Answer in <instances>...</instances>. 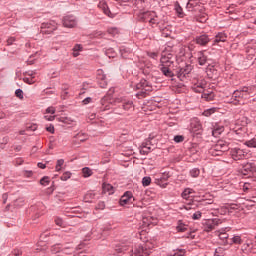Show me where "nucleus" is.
<instances>
[{"label": "nucleus", "mask_w": 256, "mask_h": 256, "mask_svg": "<svg viewBox=\"0 0 256 256\" xmlns=\"http://www.w3.org/2000/svg\"><path fill=\"white\" fill-rule=\"evenodd\" d=\"M151 151H153V148H151V142L150 141L143 142L142 146L140 148V154L141 155H149V153H151Z\"/></svg>", "instance_id": "nucleus-18"}, {"label": "nucleus", "mask_w": 256, "mask_h": 256, "mask_svg": "<svg viewBox=\"0 0 256 256\" xmlns=\"http://www.w3.org/2000/svg\"><path fill=\"white\" fill-rule=\"evenodd\" d=\"M122 105V109L124 111H133L134 105L132 100H127L123 98H112L111 95L105 96L101 100V110L102 111H109V109H113V105Z\"/></svg>", "instance_id": "nucleus-2"}, {"label": "nucleus", "mask_w": 256, "mask_h": 256, "mask_svg": "<svg viewBox=\"0 0 256 256\" xmlns=\"http://www.w3.org/2000/svg\"><path fill=\"white\" fill-rule=\"evenodd\" d=\"M135 90L138 91L136 93L137 99H145V97L153 91V85H151V82L142 79L138 84H136Z\"/></svg>", "instance_id": "nucleus-5"}, {"label": "nucleus", "mask_w": 256, "mask_h": 256, "mask_svg": "<svg viewBox=\"0 0 256 256\" xmlns=\"http://www.w3.org/2000/svg\"><path fill=\"white\" fill-rule=\"evenodd\" d=\"M101 10L105 15H107V17H110L111 19L115 17V14L111 13V10H109V6H107V4L104 3Z\"/></svg>", "instance_id": "nucleus-26"}, {"label": "nucleus", "mask_w": 256, "mask_h": 256, "mask_svg": "<svg viewBox=\"0 0 256 256\" xmlns=\"http://www.w3.org/2000/svg\"><path fill=\"white\" fill-rule=\"evenodd\" d=\"M150 25H157V18L156 16H152L149 21Z\"/></svg>", "instance_id": "nucleus-53"}, {"label": "nucleus", "mask_w": 256, "mask_h": 256, "mask_svg": "<svg viewBox=\"0 0 256 256\" xmlns=\"http://www.w3.org/2000/svg\"><path fill=\"white\" fill-rule=\"evenodd\" d=\"M252 189H253V183L246 182V183L243 184V191H244V193L252 191Z\"/></svg>", "instance_id": "nucleus-34"}, {"label": "nucleus", "mask_w": 256, "mask_h": 256, "mask_svg": "<svg viewBox=\"0 0 256 256\" xmlns=\"http://www.w3.org/2000/svg\"><path fill=\"white\" fill-rule=\"evenodd\" d=\"M46 130H47L49 133H55V127H53V126L47 127Z\"/></svg>", "instance_id": "nucleus-63"}, {"label": "nucleus", "mask_w": 256, "mask_h": 256, "mask_svg": "<svg viewBox=\"0 0 256 256\" xmlns=\"http://www.w3.org/2000/svg\"><path fill=\"white\" fill-rule=\"evenodd\" d=\"M218 237L222 240L225 241L226 239H229V234L224 232L223 230L221 232H218Z\"/></svg>", "instance_id": "nucleus-39"}, {"label": "nucleus", "mask_w": 256, "mask_h": 256, "mask_svg": "<svg viewBox=\"0 0 256 256\" xmlns=\"http://www.w3.org/2000/svg\"><path fill=\"white\" fill-rule=\"evenodd\" d=\"M15 43V37H10L7 39V45H13Z\"/></svg>", "instance_id": "nucleus-58"}, {"label": "nucleus", "mask_w": 256, "mask_h": 256, "mask_svg": "<svg viewBox=\"0 0 256 256\" xmlns=\"http://www.w3.org/2000/svg\"><path fill=\"white\" fill-rule=\"evenodd\" d=\"M212 147H215L218 151H222V155L223 153H226V151H229V143H227L225 140H218L217 143Z\"/></svg>", "instance_id": "nucleus-16"}, {"label": "nucleus", "mask_w": 256, "mask_h": 256, "mask_svg": "<svg viewBox=\"0 0 256 256\" xmlns=\"http://www.w3.org/2000/svg\"><path fill=\"white\" fill-rule=\"evenodd\" d=\"M13 255L15 256H19V255H22L23 252L20 250V249H15L13 252H12Z\"/></svg>", "instance_id": "nucleus-57"}, {"label": "nucleus", "mask_w": 256, "mask_h": 256, "mask_svg": "<svg viewBox=\"0 0 256 256\" xmlns=\"http://www.w3.org/2000/svg\"><path fill=\"white\" fill-rule=\"evenodd\" d=\"M190 131L194 135H201L203 133V125L199 118H193L190 122Z\"/></svg>", "instance_id": "nucleus-7"}, {"label": "nucleus", "mask_w": 256, "mask_h": 256, "mask_svg": "<svg viewBox=\"0 0 256 256\" xmlns=\"http://www.w3.org/2000/svg\"><path fill=\"white\" fill-rule=\"evenodd\" d=\"M243 251H251L253 249V241L248 240L242 245Z\"/></svg>", "instance_id": "nucleus-31"}, {"label": "nucleus", "mask_w": 256, "mask_h": 256, "mask_svg": "<svg viewBox=\"0 0 256 256\" xmlns=\"http://www.w3.org/2000/svg\"><path fill=\"white\" fill-rule=\"evenodd\" d=\"M175 63H177V55L173 52L165 51L162 53L158 68L162 75L173 79L175 77Z\"/></svg>", "instance_id": "nucleus-1"}, {"label": "nucleus", "mask_w": 256, "mask_h": 256, "mask_svg": "<svg viewBox=\"0 0 256 256\" xmlns=\"http://www.w3.org/2000/svg\"><path fill=\"white\" fill-rule=\"evenodd\" d=\"M73 53V57H79V53H81V51H83V46L81 44H76L73 49H72Z\"/></svg>", "instance_id": "nucleus-25"}, {"label": "nucleus", "mask_w": 256, "mask_h": 256, "mask_svg": "<svg viewBox=\"0 0 256 256\" xmlns=\"http://www.w3.org/2000/svg\"><path fill=\"white\" fill-rule=\"evenodd\" d=\"M205 85V81L203 80H194L191 89L194 93H202V99H205L206 101H213L215 94H213V92L206 91Z\"/></svg>", "instance_id": "nucleus-4"}, {"label": "nucleus", "mask_w": 256, "mask_h": 256, "mask_svg": "<svg viewBox=\"0 0 256 256\" xmlns=\"http://www.w3.org/2000/svg\"><path fill=\"white\" fill-rule=\"evenodd\" d=\"M193 193H195V191L193 189L186 188L182 192V198L187 200V199H189V197H191V195H193Z\"/></svg>", "instance_id": "nucleus-27"}, {"label": "nucleus", "mask_w": 256, "mask_h": 256, "mask_svg": "<svg viewBox=\"0 0 256 256\" xmlns=\"http://www.w3.org/2000/svg\"><path fill=\"white\" fill-rule=\"evenodd\" d=\"M24 83H28V85H33V83H35V79L33 77L31 78H24Z\"/></svg>", "instance_id": "nucleus-51"}, {"label": "nucleus", "mask_w": 256, "mask_h": 256, "mask_svg": "<svg viewBox=\"0 0 256 256\" xmlns=\"http://www.w3.org/2000/svg\"><path fill=\"white\" fill-rule=\"evenodd\" d=\"M175 143H183L185 141V138L182 135H177L174 137Z\"/></svg>", "instance_id": "nucleus-49"}, {"label": "nucleus", "mask_w": 256, "mask_h": 256, "mask_svg": "<svg viewBox=\"0 0 256 256\" xmlns=\"http://www.w3.org/2000/svg\"><path fill=\"white\" fill-rule=\"evenodd\" d=\"M64 27L73 28L77 25V20H75V16H66L63 19Z\"/></svg>", "instance_id": "nucleus-17"}, {"label": "nucleus", "mask_w": 256, "mask_h": 256, "mask_svg": "<svg viewBox=\"0 0 256 256\" xmlns=\"http://www.w3.org/2000/svg\"><path fill=\"white\" fill-rule=\"evenodd\" d=\"M168 179H169V174H163V176L160 177L158 180L167 182Z\"/></svg>", "instance_id": "nucleus-56"}, {"label": "nucleus", "mask_w": 256, "mask_h": 256, "mask_svg": "<svg viewBox=\"0 0 256 256\" xmlns=\"http://www.w3.org/2000/svg\"><path fill=\"white\" fill-rule=\"evenodd\" d=\"M197 21L199 23H206L207 22V16H200L199 18H197Z\"/></svg>", "instance_id": "nucleus-54"}, {"label": "nucleus", "mask_w": 256, "mask_h": 256, "mask_svg": "<svg viewBox=\"0 0 256 256\" xmlns=\"http://www.w3.org/2000/svg\"><path fill=\"white\" fill-rule=\"evenodd\" d=\"M256 173V165L253 162H247L242 166V175H255Z\"/></svg>", "instance_id": "nucleus-12"}, {"label": "nucleus", "mask_w": 256, "mask_h": 256, "mask_svg": "<svg viewBox=\"0 0 256 256\" xmlns=\"http://www.w3.org/2000/svg\"><path fill=\"white\" fill-rule=\"evenodd\" d=\"M251 154L241 148H232L230 150V156L234 161H243V159H249Z\"/></svg>", "instance_id": "nucleus-6"}, {"label": "nucleus", "mask_w": 256, "mask_h": 256, "mask_svg": "<svg viewBox=\"0 0 256 256\" xmlns=\"http://www.w3.org/2000/svg\"><path fill=\"white\" fill-rule=\"evenodd\" d=\"M209 155H211L212 157H221L222 154V151L220 150H217L215 147H211L209 149Z\"/></svg>", "instance_id": "nucleus-29"}, {"label": "nucleus", "mask_w": 256, "mask_h": 256, "mask_svg": "<svg viewBox=\"0 0 256 256\" xmlns=\"http://www.w3.org/2000/svg\"><path fill=\"white\" fill-rule=\"evenodd\" d=\"M120 205L121 207H125V205H129V203H133V193L127 191L121 198H120Z\"/></svg>", "instance_id": "nucleus-15"}, {"label": "nucleus", "mask_w": 256, "mask_h": 256, "mask_svg": "<svg viewBox=\"0 0 256 256\" xmlns=\"http://www.w3.org/2000/svg\"><path fill=\"white\" fill-rule=\"evenodd\" d=\"M201 217H202L201 211H197V212H195V213L192 215V219H193L194 221H197V220L201 219Z\"/></svg>", "instance_id": "nucleus-46"}, {"label": "nucleus", "mask_w": 256, "mask_h": 256, "mask_svg": "<svg viewBox=\"0 0 256 256\" xmlns=\"http://www.w3.org/2000/svg\"><path fill=\"white\" fill-rule=\"evenodd\" d=\"M50 181H49V177L44 176L41 180H40V185H43L44 187H47V185H49Z\"/></svg>", "instance_id": "nucleus-42"}, {"label": "nucleus", "mask_w": 256, "mask_h": 256, "mask_svg": "<svg viewBox=\"0 0 256 256\" xmlns=\"http://www.w3.org/2000/svg\"><path fill=\"white\" fill-rule=\"evenodd\" d=\"M63 165H65V160L63 159L57 160L55 170L58 172L61 171V169H63Z\"/></svg>", "instance_id": "nucleus-35"}, {"label": "nucleus", "mask_w": 256, "mask_h": 256, "mask_svg": "<svg viewBox=\"0 0 256 256\" xmlns=\"http://www.w3.org/2000/svg\"><path fill=\"white\" fill-rule=\"evenodd\" d=\"M157 183L160 187H162V189H165V187H167V185H169V183L165 182L164 180H157Z\"/></svg>", "instance_id": "nucleus-50"}, {"label": "nucleus", "mask_w": 256, "mask_h": 256, "mask_svg": "<svg viewBox=\"0 0 256 256\" xmlns=\"http://www.w3.org/2000/svg\"><path fill=\"white\" fill-rule=\"evenodd\" d=\"M142 185L143 187H149V185H151V177L145 176L142 179Z\"/></svg>", "instance_id": "nucleus-38"}, {"label": "nucleus", "mask_w": 256, "mask_h": 256, "mask_svg": "<svg viewBox=\"0 0 256 256\" xmlns=\"http://www.w3.org/2000/svg\"><path fill=\"white\" fill-rule=\"evenodd\" d=\"M152 17H155V12H150V11H147V12H143L140 16V19H142V21H149Z\"/></svg>", "instance_id": "nucleus-23"}, {"label": "nucleus", "mask_w": 256, "mask_h": 256, "mask_svg": "<svg viewBox=\"0 0 256 256\" xmlns=\"http://www.w3.org/2000/svg\"><path fill=\"white\" fill-rule=\"evenodd\" d=\"M196 58L198 61V64L203 66L207 65V56L205 55V51H199L196 53Z\"/></svg>", "instance_id": "nucleus-20"}, {"label": "nucleus", "mask_w": 256, "mask_h": 256, "mask_svg": "<svg viewBox=\"0 0 256 256\" xmlns=\"http://www.w3.org/2000/svg\"><path fill=\"white\" fill-rule=\"evenodd\" d=\"M91 101H92L91 97H88V98L84 99L82 101V103H83V105H89V103H91Z\"/></svg>", "instance_id": "nucleus-59"}, {"label": "nucleus", "mask_w": 256, "mask_h": 256, "mask_svg": "<svg viewBox=\"0 0 256 256\" xmlns=\"http://www.w3.org/2000/svg\"><path fill=\"white\" fill-rule=\"evenodd\" d=\"M109 35H112V37H115V35H119V29L118 28H110L108 29Z\"/></svg>", "instance_id": "nucleus-41"}, {"label": "nucleus", "mask_w": 256, "mask_h": 256, "mask_svg": "<svg viewBox=\"0 0 256 256\" xmlns=\"http://www.w3.org/2000/svg\"><path fill=\"white\" fill-rule=\"evenodd\" d=\"M151 255V249L145 245L136 246L131 253V256H149Z\"/></svg>", "instance_id": "nucleus-10"}, {"label": "nucleus", "mask_w": 256, "mask_h": 256, "mask_svg": "<svg viewBox=\"0 0 256 256\" xmlns=\"http://www.w3.org/2000/svg\"><path fill=\"white\" fill-rule=\"evenodd\" d=\"M200 174L201 171L199 170V168H193L192 170H190L191 177L197 178Z\"/></svg>", "instance_id": "nucleus-37"}, {"label": "nucleus", "mask_w": 256, "mask_h": 256, "mask_svg": "<svg viewBox=\"0 0 256 256\" xmlns=\"http://www.w3.org/2000/svg\"><path fill=\"white\" fill-rule=\"evenodd\" d=\"M15 95H16V97H18V99H23V90L17 89L15 91Z\"/></svg>", "instance_id": "nucleus-52"}, {"label": "nucleus", "mask_w": 256, "mask_h": 256, "mask_svg": "<svg viewBox=\"0 0 256 256\" xmlns=\"http://www.w3.org/2000/svg\"><path fill=\"white\" fill-rule=\"evenodd\" d=\"M225 41H227V34L220 32L215 37L214 45H217V43H225Z\"/></svg>", "instance_id": "nucleus-21"}, {"label": "nucleus", "mask_w": 256, "mask_h": 256, "mask_svg": "<svg viewBox=\"0 0 256 256\" xmlns=\"http://www.w3.org/2000/svg\"><path fill=\"white\" fill-rule=\"evenodd\" d=\"M215 111H217V108H209L207 110H205L202 115L204 117H211V115H213V113H215Z\"/></svg>", "instance_id": "nucleus-33"}, {"label": "nucleus", "mask_w": 256, "mask_h": 256, "mask_svg": "<svg viewBox=\"0 0 256 256\" xmlns=\"http://www.w3.org/2000/svg\"><path fill=\"white\" fill-rule=\"evenodd\" d=\"M61 181H68V179H71V172H65L61 176Z\"/></svg>", "instance_id": "nucleus-44"}, {"label": "nucleus", "mask_w": 256, "mask_h": 256, "mask_svg": "<svg viewBox=\"0 0 256 256\" xmlns=\"http://www.w3.org/2000/svg\"><path fill=\"white\" fill-rule=\"evenodd\" d=\"M106 55L108 56V57H115V55H116V53H115V50H113V48H109V49H107L106 50Z\"/></svg>", "instance_id": "nucleus-47"}, {"label": "nucleus", "mask_w": 256, "mask_h": 256, "mask_svg": "<svg viewBox=\"0 0 256 256\" xmlns=\"http://www.w3.org/2000/svg\"><path fill=\"white\" fill-rule=\"evenodd\" d=\"M245 145L247 147H256V138L246 141Z\"/></svg>", "instance_id": "nucleus-40"}, {"label": "nucleus", "mask_w": 256, "mask_h": 256, "mask_svg": "<svg viewBox=\"0 0 256 256\" xmlns=\"http://www.w3.org/2000/svg\"><path fill=\"white\" fill-rule=\"evenodd\" d=\"M187 229H188V226L185 223H183V221H181V220L178 221V224L176 226L177 233H185V231H187Z\"/></svg>", "instance_id": "nucleus-24"}, {"label": "nucleus", "mask_w": 256, "mask_h": 256, "mask_svg": "<svg viewBox=\"0 0 256 256\" xmlns=\"http://www.w3.org/2000/svg\"><path fill=\"white\" fill-rule=\"evenodd\" d=\"M175 11H176V14L178 15V17L180 19H183L185 17V13L183 12V8H181V5H179L178 2L175 5Z\"/></svg>", "instance_id": "nucleus-28"}, {"label": "nucleus", "mask_w": 256, "mask_h": 256, "mask_svg": "<svg viewBox=\"0 0 256 256\" xmlns=\"http://www.w3.org/2000/svg\"><path fill=\"white\" fill-rule=\"evenodd\" d=\"M191 71H193V66L188 64L185 67L180 68L179 70H176L175 73L180 81H185V79L189 77V73H191Z\"/></svg>", "instance_id": "nucleus-8"}, {"label": "nucleus", "mask_w": 256, "mask_h": 256, "mask_svg": "<svg viewBox=\"0 0 256 256\" xmlns=\"http://www.w3.org/2000/svg\"><path fill=\"white\" fill-rule=\"evenodd\" d=\"M55 224L58 225V227H64L65 222H63V219L57 217L55 218Z\"/></svg>", "instance_id": "nucleus-48"}, {"label": "nucleus", "mask_w": 256, "mask_h": 256, "mask_svg": "<svg viewBox=\"0 0 256 256\" xmlns=\"http://www.w3.org/2000/svg\"><path fill=\"white\" fill-rule=\"evenodd\" d=\"M196 207H198L197 203L192 201V203H188L186 206H184V209H186V211H191V209H195Z\"/></svg>", "instance_id": "nucleus-36"}, {"label": "nucleus", "mask_w": 256, "mask_h": 256, "mask_svg": "<svg viewBox=\"0 0 256 256\" xmlns=\"http://www.w3.org/2000/svg\"><path fill=\"white\" fill-rule=\"evenodd\" d=\"M148 57H150V59H155L157 60L159 58V53L158 52H147Z\"/></svg>", "instance_id": "nucleus-45"}, {"label": "nucleus", "mask_w": 256, "mask_h": 256, "mask_svg": "<svg viewBox=\"0 0 256 256\" xmlns=\"http://www.w3.org/2000/svg\"><path fill=\"white\" fill-rule=\"evenodd\" d=\"M223 131H225L224 126L215 125L214 129L212 130V135H213V137H219V135H221V133H223Z\"/></svg>", "instance_id": "nucleus-22"}, {"label": "nucleus", "mask_w": 256, "mask_h": 256, "mask_svg": "<svg viewBox=\"0 0 256 256\" xmlns=\"http://www.w3.org/2000/svg\"><path fill=\"white\" fill-rule=\"evenodd\" d=\"M82 174H83V177L85 178L91 177V175H93V170H91V168L89 167H85L82 169Z\"/></svg>", "instance_id": "nucleus-32"}, {"label": "nucleus", "mask_w": 256, "mask_h": 256, "mask_svg": "<svg viewBox=\"0 0 256 256\" xmlns=\"http://www.w3.org/2000/svg\"><path fill=\"white\" fill-rule=\"evenodd\" d=\"M194 41H195V44L200 45V47H207V45L211 41V38H209V35L207 34H202V35L196 36Z\"/></svg>", "instance_id": "nucleus-13"}, {"label": "nucleus", "mask_w": 256, "mask_h": 256, "mask_svg": "<svg viewBox=\"0 0 256 256\" xmlns=\"http://www.w3.org/2000/svg\"><path fill=\"white\" fill-rule=\"evenodd\" d=\"M98 209H101V210L105 209V202H99Z\"/></svg>", "instance_id": "nucleus-64"}, {"label": "nucleus", "mask_w": 256, "mask_h": 256, "mask_svg": "<svg viewBox=\"0 0 256 256\" xmlns=\"http://www.w3.org/2000/svg\"><path fill=\"white\" fill-rule=\"evenodd\" d=\"M232 243H235L236 245H241V243H243V240L241 239V236H234L232 238Z\"/></svg>", "instance_id": "nucleus-43"}, {"label": "nucleus", "mask_w": 256, "mask_h": 256, "mask_svg": "<svg viewBox=\"0 0 256 256\" xmlns=\"http://www.w3.org/2000/svg\"><path fill=\"white\" fill-rule=\"evenodd\" d=\"M219 225H221V219H219V218L208 219L203 224L204 231L209 233V232L213 231V229H215Z\"/></svg>", "instance_id": "nucleus-9"}, {"label": "nucleus", "mask_w": 256, "mask_h": 256, "mask_svg": "<svg viewBox=\"0 0 256 256\" xmlns=\"http://www.w3.org/2000/svg\"><path fill=\"white\" fill-rule=\"evenodd\" d=\"M57 29V23L55 21L49 23H42L41 25V33H53Z\"/></svg>", "instance_id": "nucleus-14"}, {"label": "nucleus", "mask_w": 256, "mask_h": 256, "mask_svg": "<svg viewBox=\"0 0 256 256\" xmlns=\"http://www.w3.org/2000/svg\"><path fill=\"white\" fill-rule=\"evenodd\" d=\"M46 113H50L51 115H54L55 113V108L54 107H48L46 109Z\"/></svg>", "instance_id": "nucleus-55"}, {"label": "nucleus", "mask_w": 256, "mask_h": 256, "mask_svg": "<svg viewBox=\"0 0 256 256\" xmlns=\"http://www.w3.org/2000/svg\"><path fill=\"white\" fill-rule=\"evenodd\" d=\"M253 96V88L249 86H243L234 90L232 96L227 103H231L232 105H246L248 99H251Z\"/></svg>", "instance_id": "nucleus-3"}, {"label": "nucleus", "mask_w": 256, "mask_h": 256, "mask_svg": "<svg viewBox=\"0 0 256 256\" xmlns=\"http://www.w3.org/2000/svg\"><path fill=\"white\" fill-rule=\"evenodd\" d=\"M44 119H46V121H55V116L45 115Z\"/></svg>", "instance_id": "nucleus-60"}, {"label": "nucleus", "mask_w": 256, "mask_h": 256, "mask_svg": "<svg viewBox=\"0 0 256 256\" xmlns=\"http://www.w3.org/2000/svg\"><path fill=\"white\" fill-rule=\"evenodd\" d=\"M97 80L98 85L99 87H101V89L107 88L109 81L107 80V75H105V72H103L102 69L97 70Z\"/></svg>", "instance_id": "nucleus-11"}, {"label": "nucleus", "mask_w": 256, "mask_h": 256, "mask_svg": "<svg viewBox=\"0 0 256 256\" xmlns=\"http://www.w3.org/2000/svg\"><path fill=\"white\" fill-rule=\"evenodd\" d=\"M115 193V188L113 185L108 184V183H103L102 184V194L103 195H113Z\"/></svg>", "instance_id": "nucleus-19"}, {"label": "nucleus", "mask_w": 256, "mask_h": 256, "mask_svg": "<svg viewBox=\"0 0 256 256\" xmlns=\"http://www.w3.org/2000/svg\"><path fill=\"white\" fill-rule=\"evenodd\" d=\"M33 175V171L26 170L24 171V177H31Z\"/></svg>", "instance_id": "nucleus-61"}, {"label": "nucleus", "mask_w": 256, "mask_h": 256, "mask_svg": "<svg viewBox=\"0 0 256 256\" xmlns=\"http://www.w3.org/2000/svg\"><path fill=\"white\" fill-rule=\"evenodd\" d=\"M186 9H188V11H197V2L188 1L186 3Z\"/></svg>", "instance_id": "nucleus-30"}, {"label": "nucleus", "mask_w": 256, "mask_h": 256, "mask_svg": "<svg viewBox=\"0 0 256 256\" xmlns=\"http://www.w3.org/2000/svg\"><path fill=\"white\" fill-rule=\"evenodd\" d=\"M9 143V137H4L2 139L1 145H7Z\"/></svg>", "instance_id": "nucleus-62"}]
</instances>
